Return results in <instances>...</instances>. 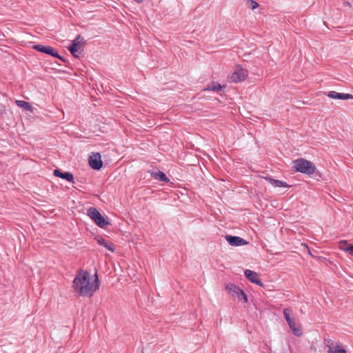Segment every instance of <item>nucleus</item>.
<instances>
[{
	"label": "nucleus",
	"instance_id": "25",
	"mask_svg": "<svg viewBox=\"0 0 353 353\" xmlns=\"http://www.w3.org/2000/svg\"><path fill=\"white\" fill-rule=\"evenodd\" d=\"M346 249V252H348L350 255L353 256V244L350 245Z\"/></svg>",
	"mask_w": 353,
	"mask_h": 353
},
{
	"label": "nucleus",
	"instance_id": "4",
	"mask_svg": "<svg viewBox=\"0 0 353 353\" xmlns=\"http://www.w3.org/2000/svg\"><path fill=\"white\" fill-rule=\"evenodd\" d=\"M248 75V70L240 65L236 67L234 71L230 76V80L232 83H239L244 81Z\"/></svg>",
	"mask_w": 353,
	"mask_h": 353
},
{
	"label": "nucleus",
	"instance_id": "21",
	"mask_svg": "<svg viewBox=\"0 0 353 353\" xmlns=\"http://www.w3.org/2000/svg\"><path fill=\"white\" fill-rule=\"evenodd\" d=\"M290 312L291 310L290 308H285L283 310V315L288 323L293 319L292 318L290 317Z\"/></svg>",
	"mask_w": 353,
	"mask_h": 353
},
{
	"label": "nucleus",
	"instance_id": "9",
	"mask_svg": "<svg viewBox=\"0 0 353 353\" xmlns=\"http://www.w3.org/2000/svg\"><path fill=\"white\" fill-rule=\"evenodd\" d=\"M32 49L38 52L51 55L52 57H58V52L51 46H45L41 44H36L32 46Z\"/></svg>",
	"mask_w": 353,
	"mask_h": 353
},
{
	"label": "nucleus",
	"instance_id": "18",
	"mask_svg": "<svg viewBox=\"0 0 353 353\" xmlns=\"http://www.w3.org/2000/svg\"><path fill=\"white\" fill-rule=\"evenodd\" d=\"M15 103L17 106L23 108L24 110L32 112V107L28 102L21 100H17Z\"/></svg>",
	"mask_w": 353,
	"mask_h": 353
},
{
	"label": "nucleus",
	"instance_id": "15",
	"mask_svg": "<svg viewBox=\"0 0 353 353\" xmlns=\"http://www.w3.org/2000/svg\"><path fill=\"white\" fill-rule=\"evenodd\" d=\"M54 175L55 176L65 179L68 182H72L74 179L73 174L72 173L68 172H63L59 169H56L54 170Z\"/></svg>",
	"mask_w": 353,
	"mask_h": 353
},
{
	"label": "nucleus",
	"instance_id": "26",
	"mask_svg": "<svg viewBox=\"0 0 353 353\" xmlns=\"http://www.w3.org/2000/svg\"><path fill=\"white\" fill-rule=\"evenodd\" d=\"M55 57L58 58L59 59H60L63 62L66 63V60L65 59V58L63 57L62 56H61L60 54H58V57Z\"/></svg>",
	"mask_w": 353,
	"mask_h": 353
},
{
	"label": "nucleus",
	"instance_id": "19",
	"mask_svg": "<svg viewBox=\"0 0 353 353\" xmlns=\"http://www.w3.org/2000/svg\"><path fill=\"white\" fill-rule=\"evenodd\" d=\"M152 176L155 179L159 180L160 181L167 183L170 181L169 179L167 177L165 174L161 171L153 173Z\"/></svg>",
	"mask_w": 353,
	"mask_h": 353
},
{
	"label": "nucleus",
	"instance_id": "10",
	"mask_svg": "<svg viewBox=\"0 0 353 353\" xmlns=\"http://www.w3.org/2000/svg\"><path fill=\"white\" fill-rule=\"evenodd\" d=\"M99 287L100 281L98 277L97 271L95 268L92 278L90 276V296H91L94 292L97 291L99 289Z\"/></svg>",
	"mask_w": 353,
	"mask_h": 353
},
{
	"label": "nucleus",
	"instance_id": "27",
	"mask_svg": "<svg viewBox=\"0 0 353 353\" xmlns=\"http://www.w3.org/2000/svg\"><path fill=\"white\" fill-rule=\"evenodd\" d=\"M344 5L350 6V3H349V2H345V3H344Z\"/></svg>",
	"mask_w": 353,
	"mask_h": 353
},
{
	"label": "nucleus",
	"instance_id": "13",
	"mask_svg": "<svg viewBox=\"0 0 353 353\" xmlns=\"http://www.w3.org/2000/svg\"><path fill=\"white\" fill-rule=\"evenodd\" d=\"M94 240H96V241L99 245L103 246L104 248H105L107 250H110V252H114V250H115L114 245L112 242L106 240L105 239H104L103 237L100 236H96L94 237Z\"/></svg>",
	"mask_w": 353,
	"mask_h": 353
},
{
	"label": "nucleus",
	"instance_id": "17",
	"mask_svg": "<svg viewBox=\"0 0 353 353\" xmlns=\"http://www.w3.org/2000/svg\"><path fill=\"white\" fill-rule=\"evenodd\" d=\"M288 324L296 336H300L302 334V331L301 330L300 325L296 323L295 320L294 319L290 322H288Z\"/></svg>",
	"mask_w": 353,
	"mask_h": 353
},
{
	"label": "nucleus",
	"instance_id": "22",
	"mask_svg": "<svg viewBox=\"0 0 353 353\" xmlns=\"http://www.w3.org/2000/svg\"><path fill=\"white\" fill-rule=\"evenodd\" d=\"M247 6L248 8H251L252 10H254L259 6V3L253 0H247Z\"/></svg>",
	"mask_w": 353,
	"mask_h": 353
},
{
	"label": "nucleus",
	"instance_id": "20",
	"mask_svg": "<svg viewBox=\"0 0 353 353\" xmlns=\"http://www.w3.org/2000/svg\"><path fill=\"white\" fill-rule=\"evenodd\" d=\"M221 85L218 82H212L211 84L208 86L207 90H212V91H219L221 89Z\"/></svg>",
	"mask_w": 353,
	"mask_h": 353
},
{
	"label": "nucleus",
	"instance_id": "5",
	"mask_svg": "<svg viewBox=\"0 0 353 353\" xmlns=\"http://www.w3.org/2000/svg\"><path fill=\"white\" fill-rule=\"evenodd\" d=\"M83 39L79 35L68 48V50L74 57L79 58L82 54L81 41Z\"/></svg>",
	"mask_w": 353,
	"mask_h": 353
},
{
	"label": "nucleus",
	"instance_id": "16",
	"mask_svg": "<svg viewBox=\"0 0 353 353\" xmlns=\"http://www.w3.org/2000/svg\"><path fill=\"white\" fill-rule=\"evenodd\" d=\"M265 179L268 181L270 184H272L273 186L276 188H287L289 187V185L285 183V181L274 179L270 176L265 177Z\"/></svg>",
	"mask_w": 353,
	"mask_h": 353
},
{
	"label": "nucleus",
	"instance_id": "24",
	"mask_svg": "<svg viewBox=\"0 0 353 353\" xmlns=\"http://www.w3.org/2000/svg\"><path fill=\"white\" fill-rule=\"evenodd\" d=\"M6 110L5 105L0 103V116L3 115L6 113Z\"/></svg>",
	"mask_w": 353,
	"mask_h": 353
},
{
	"label": "nucleus",
	"instance_id": "1",
	"mask_svg": "<svg viewBox=\"0 0 353 353\" xmlns=\"http://www.w3.org/2000/svg\"><path fill=\"white\" fill-rule=\"evenodd\" d=\"M73 288L79 296H87L88 294V273L83 272V274H77L73 281Z\"/></svg>",
	"mask_w": 353,
	"mask_h": 353
},
{
	"label": "nucleus",
	"instance_id": "8",
	"mask_svg": "<svg viewBox=\"0 0 353 353\" xmlns=\"http://www.w3.org/2000/svg\"><path fill=\"white\" fill-rule=\"evenodd\" d=\"M325 344L328 347L327 353H347L346 350L337 342L331 339H325Z\"/></svg>",
	"mask_w": 353,
	"mask_h": 353
},
{
	"label": "nucleus",
	"instance_id": "11",
	"mask_svg": "<svg viewBox=\"0 0 353 353\" xmlns=\"http://www.w3.org/2000/svg\"><path fill=\"white\" fill-rule=\"evenodd\" d=\"M225 239L232 246H241L248 244V241L239 236L227 235Z\"/></svg>",
	"mask_w": 353,
	"mask_h": 353
},
{
	"label": "nucleus",
	"instance_id": "12",
	"mask_svg": "<svg viewBox=\"0 0 353 353\" xmlns=\"http://www.w3.org/2000/svg\"><path fill=\"white\" fill-rule=\"evenodd\" d=\"M327 96L331 99L347 100L353 99V95L348 93H339L336 91H330Z\"/></svg>",
	"mask_w": 353,
	"mask_h": 353
},
{
	"label": "nucleus",
	"instance_id": "7",
	"mask_svg": "<svg viewBox=\"0 0 353 353\" xmlns=\"http://www.w3.org/2000/svg\"><path fill=\"white\" fill-rule=\"evenodd\" d=\"M90 167L95 170H99L103 167L101 155L99 152H92L90 154Z\"/></svg>",
	"mask_w": 353,
	"mask_h": 353
},
{
	"label": "nucleus",
	"instance_id": "14",
	"mask_svg": "<svg viewBox=\"0 0 353 353\" xmlns=\"http://www.w3.org/2000/svg\"><path fill=\"white\" fill-rule=\"evenodd\" d=\"M245 277L252 283L262 285V283L259 278V275L256 272H254L250 270H245Z\"/></svg>",
	"mask_w": 353,
	"mask_h": 353
},
{
	"label": "nucleus",
	"instance_id": "28",
	"mask_svg": "<svg viewBox=\"0 0 353 353\" xmlns=\"http://www.w3.org/2000/svg\"><path fill=\"white\" fill-rule=\"evenodd\" d=\"M352 154H353V150H352Z\"/></svg>",
	"mask_w": 353,
	"mask_h": 353
},
{
	"label": "nucleus",
	"instance_id": "3",
	"mask_svg": "<svg viewBox=\"0 0 353 353\" xmlns=\"http://www.w3.org/2000/svg\"><path fill=\"white\" fill-rule=\"evenodd\" d=\"M90 219L100 228H105L110 223L107 217H104L95 208H90Z\"/></svg>",
	"mask_w": 353,
	"mask_h": 353
},
{
	"label": "nucleus",
	"instance_id": "6",
	"mask_svg": "<svg viewBox=\"0 0 353 353\" xmlns=\"http://www.w3.org/2000/svg\"><path fill=\"white\" fill-rule=\"evenodd\" d=\"M225 290L228 291V292L232 293L233 295H236L239 300H242L244 303H246L248 301L246 294L238 286L232 283H229L225 285Z\"/></svg>",
	"mask_w": 353,
	"mask_h": 353
},
{
	"label": "nucleus",
	"instance_id": "2",
	"mask_svg": "<svg viewBox=\"0 0 353 353\" xmlns=\"http://www.w3.org/2000/svg\"><path fill=\"white\" fill-rule=\"evenodd\" d=\"M293 168L296 172L307 175L314 174L316 170V167L311 161L302 158L294 161Z\"/></svg>",
	"mask_w": 353,
	"mask_h": 353
},
{
	"label": "nucleus",
	"instance_id": "23",
	"mask_svg": "<svg viewBox=\"0 0 353 353\" xmlns=\"http://www.w3.org/2000/svg\"><path fill=\"white\" fill-rule=\"evenodd\" d=\"M347 247H349V246L347 245V241L342 240L339 242V248L341 250L346 252V249H345V248H347Z\"/></svg>",
	"mask_w": 353,
	"mask_h": 353
}]
</instances>
